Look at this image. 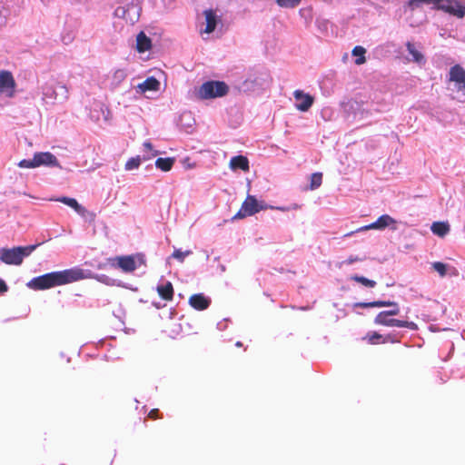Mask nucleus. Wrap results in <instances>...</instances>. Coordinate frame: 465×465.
Returning <instances> with one entry per match:
<instances>
[{"instance_id":"45","label":"nucleus","mask_w":465,"mask_h":465,"mask_svg":"<svg viewBox=\"0 0 465 465\" xmlns=\"http://www.w3.org/2000/svg\"><path fill=\"white\" fill-rule=\"evenodd\" d=\"M153 305L157 309H161L165 306V304H162L161 302H153Z\"/></svg>"},{"instance_id":"15","label":"nucleus","mask_w":465,"mask_h":465,"mask_svg":"<svg viewBox=\"0 0 465 465\" xmlns=\"http://www.w3.org/2000/svg\"><path fill=\"white\" fill-rule=\"evenodd\" d=\"M211 303L210 298L203 293L193 294L189 299V304L195 310L203 311L209 307Z\"/></svg>"},{"instance_id":"36","label":"nucleus","mask_w":465,"mask_h":465,"mask_svg":"<svg viewBox=\"0 0 465 465\" xmlns=\"http://www.w3.org/2000/svg\"><path fill=\"white\" fill-rule=\"evenodd\" d=\"M300 208H301V205L298 203H292V204L286 205V206H270V209L278 210L281 212H289V211H292V210H298Z\"/></svg>"},{"instance_id":"43","label":"nucleus","mask_w":465,"mask_h":465,"mask_svg":"<svg viewBox=\"0 0 465 465\" xmlns=\"http://www.w3.org/2000/svg\"><path fill=\"white\" fill-rule=\"evenodd\" d=\"M7 290V286L3 280H0V292H5Z\"/></svg>"},{"instance_id":"32","label":"nucleus","mask_w":465,"mask_h":465,"mask_svg":"<svg viewBox=\"0 0 465 465\" xmlns=\"http://www.w3.org/2000/svg\"><path fill=\"white\" fill-rule=\"evenodd\" d=\"M322 183V173H314L311 175L310 189L315 190L321 186Z\"/></svg>"},{"instance_id":"5","label":"nucleus","mask_w":465,"mask_h":465,"mask_svg":"<svg viewBox=\"0 0 465 465\" xmlns=\"http://www.w3.org/2000/svg\"><path fill=\"white\" fill-rule=\"evenodd\" d=\"M449 81L453 84L452 91H456L457 99L460 102H465V69L460 64L450 67L449 72Z\"/></svg>"},{"instance_id":"31","label":"nucleus","mask_w":465,"mask_h":465,"mask_svg":"<svg viewBox=\"0 0 465 465\" xmlns=\"http://www.w3.org/2000/svg\"><path fill=\"white\" fill-rule=\"evenodd\" d=\"M351 279L369 288H374L376 286L375 281L370 280L363 276L353 275L351 277Z\"/></svg>"},{"instance_id":"16","label":"nucleus","mask_w":465,"mask_h":465,"mask_svg":"<svg viewBox=\"0 0 465 465\" xmlns=\"http://www.w3.org/2000/svg\"><path fill=\"white\" fill-rule=\"evenodd\" d=\"M229 167L232 171L242 170L248 172L250 169L249 160L243 155H237L231 158Z\"/></svg>"},{"instance_id":"46","label":"nucleus","mask_w":465,"mask_h":465,"mask_svg":"<svg viewBox=\"0 0 465 465\" xmlns=\"http://www.w3.org/2000/svg\"><path fill=\"white\" fill-rule=\"evenodd\" d=\"M217 327H218L219 330H223L224 328L223 322H219L217 324Z\"/></svg>"},{"instance_id":"26","label":"nucleus","mask_w":465,"mask_h":465,"mask_svg":"<svg viewBox=\"0 0 465 465\" xmlns=\"http://www.w3.org/2000/svg\"><path fill=\"white\" fill-rule=\"evenodd\" d=\"M407 50H408L409 54L411 55L412 61H414L418 64H421V63L425 62L422 54L415 48V45L413 44L407 43Z\"/></svg>"},{"instance_id":"19","label":"nucleus","mask_w":465,"mask_h":465,"mask_svg":"<svg viewBox=\"0 0 465 465\" xmlns=\"http://www.w3.org/2000/svg\"><path fill=\"white\" fill-rule=\"evenodd\" d=\"M152 47L151 39L143 33L140 32L136 36V50L138 53H144Z\"/></svg>"},{"instance_id":"25","label":"nucleus","mask_w":465,"mask_h":465,"mask_svg":"<svg viewBox=\"0 0 465 465\" xmlns=\"http://www.w3.org/2000/svg\"><path fill=\"white\" fill-rule=\"evenodd\" d=\"M447 13H450L459 18H462L465 15V7L461 5L458 0H454L450 6H449Z\"/></svg>"},{"instance_id":"29","label":"nucleus","mask_w":465,"mask_h":465,"mask_svg":"<svg viewBox=\"0 0 465 465\" xmlns=\"http://www.w3.org/2000/svg\"><path fill=\"white\" fill-rule=\"evenodd\" d=\"M142 162V158L140 156L130 158L124 165V169L126 171H133L139 168Z\"/></svg>"},{"instance_id":"33","label":"nucleus","mask_w":465,"mask_h":465,"mask_svg":"<svg viewBox=\"0 0 465 465\" xmlns=\"http://www.w3.org/2000/svg\"><path fill=\"white\" fill-rule=\"evenodd\" d=\"M383 338L384 337L382 335H381L377 332H370L365 336L364 339L367 340L368 342L371 344H379V343H383L382 342Z\"/></svg>"},{"instance_id":"1","label":"nucleus","mask_w":465,"mask_h":465,"mask_svg":"<svg viewBox=\"0 0 465 465\" xmlns=\"http://www.w3.org/2000/svg\"><path fill=\"white\" fill-rule=\"evenodd\" d=\"M88 277L89 272L79 267H73L34 277L26 283V286L34 291H42L72 283Z\"/></svg>"},{"instance_id":"18","label":"nucleus","mask_w":465,"mask_h":465,"mask_svg":"<svg viewBox=\"0 0 465 465\" xmlns=\"http://www.w3.org/2000/svg\"><path fill=\"white\" fill-rule=\"evenodd\" d=\"M160 87V82L154 77H148L143 83L136 86L137 93L144 94L148 91H157Z\"/></svg>"},{"instance_id":"27","label":"nucleus","mask_w":465,"mask_h":465,"mask_svg":"<svg viewBox=\"0 0 465 465\" xmlns=\"http://www.w3.org/2000/svg\"><path fill=\"white\" fill-rule=\"evenodd\" d=\"M365 53L366 50L362 46L357 45L352 50V55L356 57L355 64L360 65L365 63Z\"/></svg>"},{"instance_id":"28","label":"nucleus","mask_w":465,"mask_h":465,"mask_svg":"<svg viewBox=\"0 0 465 465\" xmlns=\"http://www.w3.org/2000/svg\"><path fill=\"white\" fill-rule=\"evenodd\" d=\"M143 147L145 153L143 156V160H149L158 154V152L153 150L152 143L148 140L143 143Z\"/></svg>"},{"instance_id":"44","label":"nucleus","mask_w":465,"mask_h":465,"mask_svg":"<svg viewBox=\"0 0 465 465\" xmlns=\"http://www.w3.org/2000/svg\"><path fill=\"white\" fill-rule=\"evenodd\" d=\"M158 410L157 409H153L150 412H149V417L152 418V419H154L155 418V415L157 413Z\"/></svg>"},{"instance_id":"22","label":"nucleus","mask_w":465,"mask_h":465,"mask_svg":"<svg viewBox=\"0 0 465 465\" xmlns=\"http://www.w3.org/2000/svg\"><path fill=\"white\" fill-rule=\"evenodd\" d=\"M431 232L440 237H444L450 232V225L444 222H434L430 227Z\"/></svg>"},{"instance_id":"30","label":"nucleus","mask_w":465,"mask_h":465,"mask_svg":"<svg viewBox=\"0 0 465 465\" xmlns=\"http://www.w3.org/2000/svg\"><path fill=\"white\" fill-rule=\"evenodd\" d=\"M275 2L282 8L292 9L298 6L302 0H275Z\"/></svg>"},{"instance_id":"8","label":"nucleus","mask_w":465,"mask_h":465,"mask_svg":"<svg viewBox=\"0 0 465 465\" xmlns=\"http://www.w3.org/2000/svg\"><path fill=\"white\" fill-rule=\"evenodd\" d=\"M264 208L265 207L263 206H259L258 202L254 196L248 195L246 200L242 204L239 212L234 215L233 219H242L246 216L253 215Z\"/></svg>"},{"instance_id":"23","label":"nucleus","mask_w":465,"mask_h":465,"mask_svg":"<svg viewBox=\"0 0 465 465\" xmlns=\"http://www.w3.org/2000/svg\"><path fill=\"white\" fill-rule=\"evenodd\" d=\"M395 302L391 301H375V302H356L354 304V307H360V308H373V307H391L392 305H395Z\"/></svg>"},{"instance_id":"48","label":"nucleus","mask_w":465,"mask_h":465,"mask_svg":"<svg viewBox=\"0 0 465 465\" xmlns=\"http://www.w3.org/2000/svg\"><path fill=\"white\" fill-rule=\"evenodd\" d=\"M98 267H99V269H103V268H104V265H102V264H100Z\"/></svg>"},{"instance_id":"7","label":"nucleus","mask_w":465,"mask_h":465,"mask_svg":"<svg viewBox=\"0 0 465 465\" xmlns=\"http://www.w3.org/2000/svg\"><path fill=\"white\" fill-rule=\"evenodd\" d=\"M375 324L379 325H384V326H395V327H401V328H408L411 330H417L418 326L413 322H407V321H401L397 319H391L389 318V315H387L385 312H381L377 314V316L374 319Z\"/></svg>"},{"instance_id":"4","label":"nucleus","mask_w":465,"mask_h":465,"mask_svg":"<svg viewBox=\"0 0 465 465\" xmlns=\"http://www.w3.org/2000/svg\"><path fill=\"white\" fill-rule=\"evenodd\" d=\"M39 245L40 243L10 249L2 248L0 249V260L5 264L20 265L24 259L28 257Z\"/></svg>"},{"instance_id":"42","label":"nucleus","mask_w":465,"mask_h":465,"mask_svg":"<svg viewBox=\"0 0 465 465\" xmlns=\"http://www.w3.org/2000/svg\"><path fill=\"white\" fill-rule=\"evenodd\" d=\"M361 259L357 256H350L346 261L342 262V263L352 264L356 262H359Z\"/></svg>"},{"instance_id":"17","label":"nucleus","mask_w":465,"mask_h":465,"mask_svg":"<svg viewBox=\"0 0 465 465\" xmlns=\"http://www.w3.org/2000/svg\"><path fill=\"white\" fill-rule=\"evenodd\" d=\"M54 201L60 202L71 207L81 216H85V213H87V210L83 205H81L74 198L63 196L54 199Z\"/></svg>"},{"instance_id":"37","label":"nucleus","mask_w":465,"mask_h":465,"mask_svg":"<svg viewBox=\"0 0 465 465\" xmlns=\"http://www.w3.org/2000/svg\"><path fill=\"white\" fill-rule=\"evenodd\" d=\"M18 166L21 168H37L35 164V156L33 159H24L18 163Z\"/></svg>"},{"instance_id":"41","label":"nucleus","mask_w":465,"mask_h":465,"mask_svg":"<svg viewBox=\"0 0 465 465\" xmlns=\"http://www.w3.org/2000/svg\"><path fill=\"white\" fill-rule=\"evenodd\" d=\"M125 8L124 7H117L114 11V15L118 17H124L125 15Z\"/></svg>"},{"instance_id":"39","label":"nucleus","mask_w":465,"mask_h":465,"mask_svg":"<svg viewBox=\"0 0 465 465\" xmlns=\"http://www.w3.org/2000/svg\"><path fill=\"white\" fill-rule=\"evenodd\" d=\"M391 307H392L391 310L384 311L383 312H385L389 316L398 315L400 312V308H399L398 303L396 302L395 305H392Z\"/></svg>"},{"instance_id":"38","label":"nucleus","mask_w":465,"mask_h":465,"mask_svg":"<svg viewBox=\"0 0 465 465\" xmlns=\"http://www.w3.org/2000/svg\"><path fill=\"white\" fill-rule=\"evenodd\" d=\"M96 279L103 282V283H105L107 285H114L116 284L115 283V280L114 279H111L110 277H108L107 275H104V274H100V275H97L96 276Z\"/></svg>"},{"instance_id":"14","label":"nucleus","mask_w":465,"mask_h":465,"mask_svg":"<svg viewBox=\"0 0 465 465\" xmlns=\"http://www.w3.org/2000/svg\"><path fill=\"white\" fill-rule=\"evenodd\" d=\"M203 15L205 17V27L204 29L200 30V34L203 35L204 34L213 33L218 23V15L216 12L213 9H207L203 11Z\"/></svg>"},{"instance_id":"34","label":"nucleus","mask_w":465,"mask_h":465,"mask_svg":"<svg viewBox=\"0 0 465 465\" xmlns=\"http://www.w3.org/2000/svg\"><path fill=\"white\" fill-rule=\"evenodd\" d=\"M191 254H192V251L191 250H187V251L183 252L180 249H174V251H173V252L172 254V257L173 259H176L180 262H183L184 261V259L187 256L191 255Z\"/></svg>"},{"instance_id":"21","label":"nucleus","mask_w":465,"mask_h":465,"mask_svg":"<svg viewBox=\"0 0 465 465\" xmlns=\"http://www.w3.org/2000/svg\"><path fill=\"white\" fill-rule=\"evenodd\" d=\"M159 296L165 301H172L173 297V287L170 282L164 284H159L156 287Z\"/></svg>"},{"instance_id":"6","label":"nucleus","mask_w":465,"mask_h":465,"mask_svg":"<svg viewBox=\"0 0 465 465\" xmlns=\"http://www.w3.org/2000/svg\"><path fill=\"white\" fill-rule=\"evenodd\" d=\"M17 84L12 72L0 70V97L12 99L16 94Z\"/></svg>"},{"instance_id":"47","label":"nucleus","mask_w":465,"mask_h":465,"mask_svg":"<svg viewBox=\"0 0 465 465\" xmlns=\"http://www.w3.org/2000/svg\"><path fill=\"white\" fill-rule=\"evenodd\" d=\"M235 345H236L237 347H241V346H242V342H241V341H237Z\"/></svg>"},{"instance_id":"9","label":"nucleus","mask_w":465,"mask_h":465,"mask_svg":"<svg viewBox=\"0 0 465 465\" xmlns=\"http://www.w3.org/2000/svg\"><path fill=\"white\" fill-rule=\"evenodd\" d=\"M111 265L118 267L124 272H132L136 270L137 265L134 256H118L114 259H109Z\"/></svg>"},{"instance_id":"12","label":"nucleus","mask_w":465,"mask_h":465,"mask_svg":"<svg viewBox=\"0 0 465 465\" xmlns=\"http://www.w3.org/2000/svg\"><path fill=\"white\" fill-rule=\"evenodd\" d=\"M396 221L388 214H383L380 216L374 223H370L368 225L362 226L357 230V232H363L367 230H383L386 227H390L394 225Z\"/></svg>"},{"instance_id":"40","label":"nucleus","mask_w":465,"mask_h":465,"mask_svg":"<svg viewBox=\"0 0 465 465\" xmlns=\"http://www.w3.org/2000/svg\"><path fill=\"white\" fill-rule=\"evenodd\" d=\"M388 341L398 342L399 339L396 337V335L389 334V335L385 336L382 340L383 343L388 342Z\"/></svg>"},{"instance_id":"24","label":"nucleus","mask_w":465,"mask_h":465,"mask_svg":"<svg viewBox=\"0 0 465 465\" xmlns=\"http://www.w3.org/2000/svg\"><path fill=\"white\" fill-rule=\"evenodd\" d=\"M175 158L173 157L158 158L155 161V166L163 172H168L173 168Z\"/></svg>"},{"instance_id":"10","label":"nucleus","mask_w":465,"mask_h":465,"mask_svg":"<svg viewBox=\"0 0 465 465\" xmlns=\"http://www.w3.org/2000/svg\"><path fill=\"white\" fill-rule=\"evenodd\" d=\"M293 97L295 99V106L301 112L308 111L313 104V97L304 93L302 90H295L293 92Z\"/></svg>"},{"instance_id":"2","label":"nucleus","mask_w":465,"mask_h":465,"mask_svg":"<svg viewBox=\"0 0 465 465\" xmlns=\"http://www.w3.org/2000/svg\"><path fill=\"white\" fill-rule=\"evenodd\" d=\"M42 102L46 106L62 104L69 98L67 86L60 82L45 83L41 86Z\"/></svg>"},{"instance_id":"20","label":"nucleus","mask_w":465,"mask_h":465,"mask_svg":"<svg viewBox=\"0 0 465 465\" xmlns=\"http://www.w3.org/2000/svg\"><path fill=\"white\" fill-rule=\"evenodd\" d=\"M453 1L454 0H410L408 5L410 6H413L417 3L434 4L437 5L438 9H441L447 12L449 6H450Z\"/></svg>"},{"instance_id":"13","label":"nucleus","mask_w":465,"mask_h":465,"mask_svg":"<svg viewBox=\"0 0 465 465\" xmlns=\"http://www.w3.org/2000/svg\"><path fill=\"white\" fill-rule=\"evenodd\" d=\"M127 77V71L124 68L113 69L106 77L111 89L118 87Z\"/></svg>"},{"instance_id":"3","label":"nucleus","mask_w":465,"mask_h":465,"mask_svg":"<svg viewBox=\"0 0 465 465\" xmlns=\"http://www.w3.org/2000/svg\"><path fill=\"white\" fill-rule=\"evenodd\" d=\"M229 92V86L223 81H207L193 91L198 100H209L223 97Z\"/></svg>"},{"instance_id":"35","label":"nucleus","mask_w":465,"mask_h":465,"mask_svg":"<svg viewBox=\"0 0 465 465\" xmlns=\"http://www.w3.org/2000/svg\"><path fill=\"white\" fill-rule=\"evenodd\" d=\"M432 268L440 274V277H444L447 274V265L440 262H434L431 263Z\"/></svg>"},{"instance_id":"11","label":"nucleus","mask_w":465,"mask_h":465,"mask_svg":"<svg viewBox=\"0 0 465 465\" xmlns=\"http://www.w3.org/2000/svg\"><path fill=\"white\" fill-rule=\"evenodd\" d=\"M36 167L47 166V167H61L60 163L53 153L50 152L35 153L34 154Z\"/></svg>"}]
</instances>
